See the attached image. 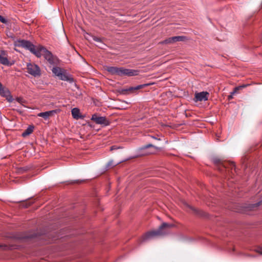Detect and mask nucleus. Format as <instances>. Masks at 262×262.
Here are the masks:
<instances>
[{"label": "nucleus", "instance_id": "0eeeda50", "mask_svg": "<svg viewBox=\"0 0 262 262\" xmlns=\"http://www.w3.org/2000/svg\"><path fill=\"white\" fill-rule=\"evenodd\" d=\"M186 37L184 36H177L167 38L163 41H161V44H170L177 41H184Z\"/></svg>", "mask_w": 262, "mask_h": 262}, {"label": "nucleus", "instance_id": "f3484780", "mask_svg": "<svg viewBox=\"0 0 262 262\" xmlns=\"http://www.w3.org/2000/svg\"><path fill=\"white\" fill-rule=\"evenodd\" d=\"M52 71L53 74L58 76L62 72L63 70L59 67H54Z\"/></svg>", "mask_w": 262, "mask_h": 262}, {"label": "nucleus", "instance_id": "9b49d317", "mask_svg": "<svg viewBox=\"0 0 262 262\" xmlns=\"http://www.w3.org/2000/svg\"><path fill=\"white\" fill-rule=\"evenodd\" d=\"M5 55V52L4 51H1V54H0V63L5 66H11L12 65V63H11L8 58Z\"/></svg>", "mask_w": 262, "mask_h": 262}, {"label": "nucleus", "instance_id": "b1692460", "mask_svg": "<svg viewBox=\"0 0 262 262\" xmlns=\"http://www.w3.org/2000/svg\"><path fill=\"white\" fill-rule=\"evenodd\" d=\"M259 204H260V202L258 203H256V204H253L252 205V208H254V207H257L259 205Z\"/></svg>", "mask_w": 262, "mask_h": 262}, {"label": "nucleus", "instance_id": "2eb2a0df", "mask_svg": "<svg viewBox=\"0 0 262 262\" xmlns=\"http://www.w3.org/2000/svg\"><path fill=\"white\" fill-rule=\"evenodd\" d=\"M72 115L74 119H78L81 118L80 116V110L77 107H74L72 110L71 111Z\"/></svg>", "mask_w": 262, "mask_h": 262}, {"label": "nucleus", "instance_id": "f257e3e1", "mask_svg": "<svg viewBox=\"0 0 262 262\" xmlns=\"http://www.w3.org/2000/svg\"><path fill=\"white\" fill-rule=\"evenodd\" d=\"M15 45L29 50L37 57H40L42 55L51 64H53L54 63L53 56L51 52L42 46L36 47L30 41L24 39L18 40L16 42Z\"/></svg>", "mask_w": 262, "mask_h": 262}, {"label": "nucleus", "instance_id": "20e7f679", "mask_svg": "<svg viewBox=\"0 0 262 262\" xmlns=\"http://www.w3.org/2000/svg\"><path fill=\"white\" fill-rule=\"evenodd\" d=\"M27 72L34 77H40L41 75V70L39 66L33 63L27 64Z\"/></svg>", "mask_w": 262, "mask_h": 262}, {"label": "nucleus", "instance_id": "f8f14e48", "mask_svg": "<svg viewBox=\"0 0 262 262\" xmlns=\"http://www.w3.org/2000/svg\"><path fill=\"white\" fill-rule=\"evenodd\" d=\"M151 84V83H146V84H144L138 85H137L136 86H134V87H133V86L129 87V88H128V91H129V94L134 93H135V92L136 91L140 90L141 89L144 88L146 86L150 85Z\"/></svg>", "mask_w": 262, "mask_h": 262}, {"label": "nucleus", "instance_id": "423d86ee", "mask_svg": "<svg viewBox=\"0 0 262 262\" xmlns=\"http://www.w3.org/2000/svg\"><path fill=\"white\" fill-rule=\"evenodd\" d=\"M91 120L94 121L96 124L107 126L110 124V122L107 120L105 117L98 116L95 114L92 115Z\"/></svg>", "mask_w": 262, "mask_h": 262}, {"label": "nucleus", "instance_id": "4468645a", "mask_svg": "<svg viewBox=\"0 0 262 262\" xmlns=\"http://www.w3.org/2000/svg\"><path fill=\"white\" fill-rule=\"evenodd\" d=\"M154 147V145L151 144H147L146 145L143 146L142 147H141L140 148V150L141 151H143V153L141 154V155H149V154H152V152L151 151H146V149L147 148H148L149 147Z\"/></svg>", "mask_w": 262, "mask_h": 262}, {"label": "nucleus", "instance_id": "9d476101", "mask_svg": "<svg viewBox=\"0 0 262 262\" xmlns=\"http://www.w3.org/2000/svg\"><path fill=\"white\" fill-rule=\"evenodd\" d=\"M58 112V110H52L45 112L39 113L37 114V116L42 117L44 119L47 120L50 117L53 116Z\"/></svg>", "mask_w": 262, "mask_h": 262}, {"label": "nucleus", "instance_id": "6ab92c4d", "mask_svg": "<svg viewBox=\"0 0 262 262\" xmlns=\"http://www.w3.org/2000/svg\"><path fill=\"white\" fill-rule=\"evenodd\" d=\"M245 86H246V85H242V86H237V87L235 88L234 90V91L232 93V94H234V93H236L237 90H239L241 88H245Z\"/></svg>", "mask_w": 262, "mask_h": 262}, {"label": "nucleus", "instance_id": "393cba45", "mask_svg": "<svg viewBox=\"0 0 262 262\" xmlns=\"http://www.w3.org/2000/svg\"><path fill=\"white\" fill-rule=\"evenodd\" d=\"M0 248L5 249L7 248V246L6 245H0Z\"/></svg>", "mask_w": 262, "mask_h": 262}, {"label": "nucleus", "instance_id": "f03ea898", "mask_svg": "<svg viewBox=\"0 0 262 262\" xmlns=\"http://www.w3.org/2000/svg\"><path fill=\"white\" fill-rule=\"evenodd\" d=\"M106 70L112 75L119 76H133L138 75L139 71L137 70L125 69L123 67H106Z\"/></svg>", "mask_w": 262, "mask_h": 262}, {"label": "nucleus", "instance_id": "aec40b11", "mask_svg": "<svg viewBox=\"0 0 262 262\" xmlns=\"http://www.w3.org/2000/svg\"><path fill=\"white\" fill-rule=\"evenodd\" d=\"M0 21L4 23V24H6L7 23V20L3 16L0 15Z\"/></svg>", "mask_w": 262, "mask_h": 262}, {"label": "nucleus", "instance_id": "1a4fd4ad", "mask_svg": "<svg viewBox=\"0 0 262 262\" xmlns=\"http://www.w3.org/2000/svg\"><path fill=\"white\" fill-rule=\"evenodd\" d=\"M0 95L3 97L6 98V100L9 102L13 100L10 91L5 87L0 90Z\"/></svg>", "mask_w": 262, "mask_h": 262}, {"label": "nucleus", "instance_id": "a878e982", "mask_svg": "<svg viewBox=\"0 0 262 262\" xmlns=\"http://www.w3.org/2000/svg\"><path fill=\"white\" fill-rule=\"evenodd\" d=\"M113 163H112V161L108 163V166H113Z\"/></svg>", "mask_w": 262, "mask_h": 262}, {"label": "nucleus", "instance_id": "dca6fc26", "mask_svg": "<svg viewBox=\"0 0 262 262\" xmlns=\"http://www.w3.org/2000/svg\"><path fill=\"white\" fill-rule=\"evenodd\" d=\"M34 126H29L22 134L23 137L29 135L33 132Z\"/></svg>", "mask_w": 262, "mask_h": 262}, {"label": "nucleus", "instance_id": "6e6552de", "mask_svg": "<svg viewBox=\"0 0 262 262\" xmlns=\"http://www.w3.org/2000/svg\"><path fill=\"white\" fill-rule=\"evenodd\" d=\"M209 93L207 92H202L195 93L194 101H206L208 99Z\"/></svg>", "mask_w": 262, "mask_h": 262}, {"label": "nucleus", "instance_id": "a211bd4d", "mask_svg": "<svg viewBox=\"0 0 262 262\" xmlns=\"http://www.w3.org/2000/svg\"><path fill=\"white\" fill-rule=\"evenodd\" d=\"M119 92H120V93L121 94H122V95H128V94H129L128 88L122 89H121L120 90Z\"/></svg>", "mask_w": 262, "mask_h": 262}, {"label": "nucleus", "instance_id": "4be33fe9", "mask_svg": "<svg viewBox=\"0 0 262 262\" xmlns=\"http://www.w3.org/2000/svg\"><path fill=\"white\" fill-rule=\"evenodd\" d=\"M256 251L259 253L260 254H261L262 255V247H258L256 250Z\"/></svg>", "mask_w": 262, "mask_h": 262}, {"label": "nucleus", "instance_id": "412c9836", "mask_svg": "<svg viewBox=\"0 0 262 262\" xmlns=\"http://www.w3.org/2000/svg\"><path fill=\"white\" fill-rule=\"evenodd\" d=\"M16 101L20 103H23V102H24V100L23 99V98H21V97H17L16 98Z\"/></svg>", "mask_w": 262, "mask_h": 262}, {"label": "nucleus", "instance_id": "ddd939ff", "mask_svg": "<svg viewBox=\"0 0 262 262\" xmlns=\"http://www.w3.org/2000/svg\"><path fill=\"white\" fill-rule=\"evenodd\" d=\"M57 77L62 80L68 81H73V78H71L68 74H67L64 70H63Z\"/></svg>", "mask_w": 262, "mask_h": 262}, {"label": "nucleus", "instance_id": "5701e85b", "mask_svg": "<svg viewBox=\"0 0 262 262\" xmlns=\"http://www.w3.org/2000/svg\"><path fill=\"white\" fill-rule=\"evenodd\" d=\"M93 39L94 40H95L97 42H101V39L100 38H99V37H97L96 36H93Z\"/></svg>", "mask_w": 262, "mask_h": 262}, {"label": "nucleus", "instance_id": "39448f33", "mask_svg": "<svg viewBox=\"0 0 262 262\" xmlns=\"http://www.w3.org/2000/svg\"><path fill=\"white\" fill-rule=\"evenodd\" d=\"M212 161L215 164L221 166L224 168L231 169V170L234 169L235 171V163L232 162H224L221 159L217 157L213 158L212 159Z\"/></svg>", "mask_w": 262, "mask_h": 262}, {"label": "nucleus", "instance_id": "bb28decb", "mask_svg": "<svg viewBox=\"0 0 262 262\" xmlns=\"http://www.w3.org/2000/svg\"><path fill=\"white\" fill-rule=\"evenodd\" d=\"M4 87L3 86L2 84L0 82V90L3 89Z\"/></svg>", "mask_w": 262, "mask_h": 262}, {"label": "nucleus", "instance_id": "7ed1b4c3", "mask_svg": "<svg viewBox=\"0 0 262 262\" xmlns=\"http://www.w3.org/2000/svg\"><path fill=\"white\" fill-rule=\"evenodd\" d=\"M172 224H169L166 223H163L158 230L156 231H151L146 233L143 236V241H145L149 239L156 236L161 235L163 234L162 229L165 228H170L173 227Z\"/></svg>", "mask_w": 262, "mask_h": 262}]
</instances>
